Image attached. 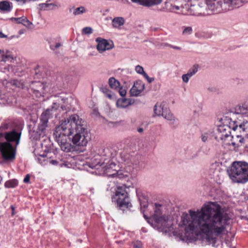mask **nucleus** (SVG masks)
I'll list each match as a JSON object with an SVG mask.
<instances>
[{
    "label": "nucleus",
    "instance_id": "obj_27",
    "mask_svg": "<svg viewBox=\"0 0 248 248\" xmlns=\"http://www.w3.org/2000/svg\"><path fill=\"white\" fill-rule=\"evenodd\" d=\"M108 83L112 89H117L119 88L120 82L114 78H110L109 79Z\"/></svg>",
    "mask_w": 248,
    "mask_h": 248
},
{
    "label": "nucleus",
    "instance_id": "obj_41",
    "mask_svg": "<svg viewBox=\"0 0 248 248\" xmlns=\"http://www.w3.org/2000/svg\"><path fill=\"white\" fill-rule=\"evenodd\" d=\"M166 46H170L171 48H173L174 49L179 50L181 49V47H180L179 46H172V45H170V44H167Z\"/></svg>",
    "mask_w": 248,
    "mask_h": 248
},
{
    "label": "nucleus",
    "instance_id": "obj_11",
    "mask_svg": "<svg viewBox=\"0 0 248 248\" xmlns=\"http://www.w3.org/2000/svg\"><path fill=\"white\" fill-rule=\"evenodd\" d=\"M31 87L33 94L38 98L43 96L48 90V86L40 82H32Z\"/></svg>",
    "mask_w": 248,
    "mask_h": 248
},
{
    "label": "nucleus",
    "instance_id": "obj_42",
    "mask_svg": "<svg viewBox=\"0 0 248 248\" xmlns=\"http://www.w3.org/2000/svg\"><path fill=\"white\" fill-rule=\"evenodd\" d=\"M30 180V176L27 174L23 180V181L25 183H29Z\"/></svg>",
    "mask_w": 248,
    "mask_h": 248
},
{
    "label": "nucleus",
    "instance_id": "obj_4",
    "mask_svg": "<svg viewBox=\"0 0 248 248\" xmlns=\"http://www.w3.org/2000/svg\"><path fill=\"white\" fill-rule=\"evenodd\" d=\"M224 116L221 119V124L218 126L216 133V140L221 142L224 145H232L234 147H238L244 142L243 135H236L235 136L231 134V130H238L240 132L245 133L248 124V121H236L232 120V115Z\"/></svg>",
    "mask_w": 248,
    "mask_h": 248
},
{
    "label": "nucleus",
    "instance_id": "obj_16",
    "mask_svg": "<svg viewBox=\"0 0 248 248\" xmlns=\"http://www.w3.org/2000/svg\"><path fill=\"white\" fill-rule=\"evenodd\" d=\"M14 58L11 52L8 50L0 49V62H10L14 61Z\"/></svg>",
    "mask_w": 248,
    "mask_h": 248
},
{
    "label": "nucleus",
    "instance_id": "obj_31",
    "mask_svg": "<svg viewBox=\"0 0 248 248\" xmlns=\"http://www.w3.org/2000/svg\"><path fill=\"white\" fill-rule=\"evenodd\" d=\"M199 70V66L198 65H193L190 69H189L187 72V73L193 77L195 75Z\"/></svg>",
    "mask_w": 248,
    "mask_h": 248
},
{
    "label": "nucleus",
    "instance_id": "obj_28",
    "mask_svg": "<svg viewBox=\"0 0 248 248\" xmlns=\"http://www.w3.org/2000/svg\"><path fill=\"white\" fill-rule=\"evenodd\" d=\"M87 11V10L86 8L83 6H80L78 8H76L74 9L73 11V15L75 16H78L81 14H83L85 13H86Z\"/></svg>",
    "mask_w": 248,
    "mask_h": 248
},
{
    "label": "nucleus",
    "instance_id": "obj_2",
    "mask_svg": "<svg viewBox=\"0 0 248 248\" xmlns=\"http://www.w3.org/2000/svg\"><path fill=\"white\" fill-rule=\"evenodd\" d=\"M99 154L88 165L90 168L95 170L93 173L120 179H126L131 175L134 158L129 154L123 152L116 158L115 150L105 148L99 151Z\"/></svg>",
    "mask_w": 248,
    "mask_h": 248
},
{
    "label": "nucleus",
    "instance_id": "obj_39",
    "mask_svg": "<svg viewBox=\"0 0 248 248\" xmlns=\"http://www.w3.org/2000/svg\"><path fill=\"white\" fill-rule=\"evenodd\" d=\"M143 77L147 80L149 83H151L154 80V78L149 77V76L146 73L144 74Z\"/></svg>",
    "mask_w": 248,
    "mask_h": 248
},
{
    "label": "nucleus",
    "instance_id": "obj_5",
    "mask_svg": "<svg viewBox=\"0 0 248 248\" xmlns=\"http://www.w3.org/2000/svg\"><path fill=\"white\" fill-rule=\"evenodd\" d=\"M21 133L14 128L10 122L0 126V163L13 162L16 155V147L19 144Z\"/></svg>",
    "mask_w": 248,
    "mask_h": 248
},
{
    "label": "nucleus",
    "instance_id": "obj_34",
    "mask_svg": "<svg viewBox=\"0 0 248 248\" xmlns=\"http://www.w3.org/2000/svg\"><path fill=\"white\" fill-rule=\"evenodd\" d=\"M136 72L140 75H142L143 76L146 73L144 71L143 68L139 65H138L135 67Z\"/></svg>",
    "mask_w": 248,
    "mask_h": 248
},
{
    "label": "nucleus",
    "instance_id": "obj_32",
    "mask_svg": "<svg viewBox=\"0 0 248 248\" xmlns=\"http://www.w3.org/2000/svg\"><path fill=\"white\" fill-rule=\"evenodd\" d=\"M182 34L184 36H188L192 34L193 30L191 27H183Z\"/></svg>",
    "mask_w": 248,
    "mask_h": 248
},
{
    "label": "nucleus",
    "instance_id": "obj_22",
    "mask_svg": "<svg viewBox=\"0 0 248 248\" xmlns=\"http://www.w3.org/2000/svg\"><path fill=\"white\" fill-rule=\"evenodd\" d=\"M59 7V5L56 3H43L38 5V8L40 10H52Z\"/></svg>",
    "mask_w": 248,
    "mask_h": 248
},
{
    "label": "nucleus",
    "instance_id": "obj_29",
    "mask_svg": "<svg viewBox=\"0 0 248 248\" xmlns=\"http://www.w3.org/2000/svg\"><path fill=\"white\" fill-rule=\"evenodd\" d=\"M211 134L212 132L209 130L202 132L201 134L202 140L204 142L208 141V139L211 137Z\"/></svg>",
    "mask_w": 248,
    "mask_h": 248
},
{
    "label": "nucleus",
    "instance_id": "obj_10",
    "mask_svg": "<svg viewBox=\"0 0 248 248\" xmlns=\"http://www.w3.org/2000/svg\"><path fill=\"white\" fill-rule=\"evenodd\" d=\"M155 115L162 116L166 120L173 123L175 121V117L171 113L170 109L164 104H157L154 108Z\"/></svg>",
    "mask_w": 248,
    "mask_h": 248
},
{
    "label": "nucleus",
    "instance_id": "obj_18",
    "mask_svg": "<svg viewBox=\"0 0 248 248\" xmlns=\"http://www.w3.org/2000/svg\"><path fill=\"white\" fill-rule=\"evenodd\" d=\"M61 163H60V167H66L68 168H73L75 165V159L73 157H68V158L61 159Z\"/></svg>",
    "mask_w": 248,
    "mask_h": 248
},
{
    "label": "nucleus",
    "instance_id": "obj_25",
    "mask_svg": "<svg viewBox=\"0 0 248 248\" xmlns=\"http://www.w3.org/2000/svg\"><path fill=\"white\" fill-rule=\"evenodd\" d=\"M124 23V19L122 17H116L112 21V24L114 28H119Z\"/></svg>",
    "mask_w": 248,
    "mask_h": 248
},
{
    "label": "nucleus",
    "instance_id": "obj_46",
    "mask_svg": "<svg viewBox=\"0 0 248 248\" xmlns=\"http://www.w3.org/2000/svg\"><path fill=\"white\" fill-rule=\"evenodd\" d=\"M143 206H144V207H146V205H144Z\"/></svg>",
    "mask_w": 248,
    "mask_h": 248
},
{
    "label": "nucleus",
    "instance_id": "obj_36",
    "mask_svg": "<svg viewBox=\"0 0 248 248\" xmlns=\"http://www.w3.org/2000/svg\"><path fill=\"white\" fill-rule=\"evenodd\" d=\"M60 163H61V159L55 160V159H52L50 158V160L49 164H51V165H54V166H60Z\"/></svg>",
    "mask_w": 248,
    "mask_h": 248
},
{
    "label": "nucleus",
    "instance_id": "obj_38",
    "mask_svg": "<svg viewBox=\"0 0 248 248\" xmlns=\"http://www.w3.org/2000/svg\"><path fill=\"white\" fill-rule=\"evenodd\" d=\"M142 243L140 241H137L134 243V248H142Z\"/></svg>",
    "mask_w": 248,
    "mask_h": 248
},
{
    "label": "nucleus",
    "instance_id": "obj_37",
    "mask_svg": "<svg viewBox=\"0 0 248 248\" xmlns=\"http://www.w3.org/2000/svg\"><path fill=\"white\" fill-rule=\"evenodd\" d=\"M118 89H119V93L121 96H124L126 95L127 92L125 88L119 87Z\"/></svg>",
    "mask_w": 248,
    "mask_h": 248
},
{
    "label": "nucleus",
    "instance_id": "obj_9",
    "mask_svg": "<svg viewBox=\"0 0 248 248\" xmlns=\"http://www.w3.org/2000/svg\"><path fill=\"white\" fill-rule=\"evenodd\" d=\"M112 201L117 204L119 207L129 208L132 206L128 194L124 186H118L116 187L115 193L112 197Z\"/></svg>",
    "mask_w": 248,
    "mask_h": 248
},
{
    "label": "nucleus",
    "instance_id": "obj_35",
    "mask_svg": "<svg viewBox=\"0 0 248 248\" xmlns=\"http://www.w3.org/2000/svg\"><path fill=\"white\" fill-rule=\"evenodd\" d=\"M191 77H192L190 75H189L187 73L186 74L183 75L182 76L183 82L185 83H188L190 78Z\"/></svg>",
    "mask_w": 248,
    "mask_h": 248
},
{
    "label": "nucleus",
    "instance_id": "obj_40",
    "mask_svg": "<svg viewBox=\"0 0 248 248\" xmlns=\"http://www.w3.org/2000/svg\"><path fill=\"white\" fill-rule=\"evenodd\" d=\"M14 37V36H12L10 37H8L7 35L4 34L2 32L0 31V38H7L8 40H11Z\"/></svg>",
    "mask_w": 248,
    "mask_h": 248
},
{
    "label": "nucleus",
    "instance_id": "obj_33",
    "mask_svg": "<svg viewBox=\"0 0 248 248\" xmlns=\"http://www.w3.org/2000/svg\"><path fill=\"white\" fill-rule=\"evenodd\" d=\"M93 29L90 27H86L82 29V33L85 35H89L93 33Z\"/></svg>",
    "mask_w": 248,
    "mask_h": 248
},
{
    "label": "nucleus",
    "instance_id": "obj_19",
    "mask_svg": "<svg viewBox=\"0 0 248 248\" xmlns=\"http://www.w3.org/2000/svg\"><path fill=\"white\" fill-rule=\"evenodd\" d=\"M13 8L12 2L7 0L0 1V12L7 13L10 12Z\"/></svg>",
    "mask_w": 248,
    "mask_h": 248
},
{
    "label": "nucleus",
    "instance_id": "obj_20",
    "mask_svg": "<svg viewBox=\"0 0 248 248\" xmlns=\"http://www.w3.org/2000/svg\"><path fill=\"white\" fill-rule=\"evenodd\" d=\"M131 1L144 6H151L160 4L162 0H131Z\"/></svg>",
    "mask_w": 248,
    "mask_h": 248
},
{
    "label": "nucleus",
    "instance_id": "obj_3",
    "mask_svg": "<svg viewBox=\"0 0 248 248\" xmlns=\"http://www.w3.org/2000/svg\"><path fill=\"white\" fill-rule=\"evenodd\" d=\"M53 136L61 150L65 152L74 151V145L86 146L90 140L84 121L76 114L61 121L55 129Z\"/></svg>",
    "mask_w": 248,
    "mask_h": 248
},
{
    "label": "nucleus",
    "instance_id": "obj_13",
    "mask_svg": "<svg viewBox=\"0 0 248 248\" xmlns=\"http://www.w3.org/2000/svg\"><path fill=\"white\" fill-rule=\"evenodd\" d=\"M95 41L97 43L96 48L99 53H102L106 50H109L113 47V44L111 41L100 37L97 38Z\"/></svg>",
    "mask_w": 248,
    "mask_h": 248
},
{
    "label": "nucleus",
    "instance_id": "obj_7",
    "mask_svg": "<svg viewBox=\"0 0 248 248\" xmlns=\"http://www.w3.org/2000/svg\"><path fill=\"white\" fill-rule=\"evenodd\" d=\"M52 98H56V100H53L54 102L51 108H48L45 110L41 114L40 123L36 133L38 134V136L36 137V140H40L41 137H44L46 134V128L47 127L48 121L49 119L52 118L54 112L61 105V108L63 110H66L65 107L62 105V103H65L66 99L54 96Z\"/></svg>",
    "mask_w": 248,
    "mask_h": 248
},
{
    "label": "nucleus",
    "instance_id": "obj_43",
    "mask_svg": "<svg viewBox=\"0 0 248 248\" xmlns=\"http://www.w3.org/2000/svg\"><path fill=\"white\" fill-rule=\"evenodd\" d=\"M180 9V7L177 5L172 6V8L171 9V10H179Z\"/></svg>",
    "mask_w": 248,
    "mask_h": 248
},
{
    "label": "nucleus",
    "instance_id": "obj_44",
    "mask_svg": "<svg viewBox=\"0 0 248 248\" xmlns=\"http://www.w3.org/2000/svg\"><path fill=\"white\" fill-rule=\"evenodd\" d=\"M9 66H10V65H8V66H7V67H4V69H3V72H5V71H6V70H9Z\"/></svg>",
    "mask_w": 248,
    "mask_h": 248
},
{
    "label": "nucleus",
    "instance_id": "obj_45",
    "mask_svg": "<svg viewBox=\"0 0 248 248\" xmlns=\"http://www.w3.org/2000/svg\"><path fill=\"white\" fill-rule=\"evenodd\" d=\"M138 132H142L143 131V129L141 128H139L138 129Z\"/></svg>",
    "mask_w": 248,
    "mask_h": 248
},
{
    "label": "nucleus",
    "instance_id": "obj_15",
    "mask_svg": "<svg viewBox=\"0 0 248 248\" xmlns=\"http://www.w3.org/2000/svg\"><path fill=\"white\" fill-rule=\"evenodd\" d=\"M10 20L17 24H21L28 29H32L33 28L32 23L30 21L26 16H23L17 18L12 17L10 18Z\"/></svg>",
    "mask_w": 248,
    "mask_h": 248
},
{
    "label": "nucleus",
    "instance_id": "obj_8",
    "mask_svg": "<svg viewBox=\"0 0 248 248\" xmlns=\"http://www.w3.org/2000/svg\"><path fill=\"white\" fill-rule=\"evenodd\" d=\"M227 172L233 183L244 184L248 182V163L246 162H233Z\"/></svg>",
    "mask_w": 248,
    "mask_h": 248
},
{
    "label": "nucleus",
    "instance_id": "obj_21",
    "mask_svg": "<svg viewBox=\"0 0 248 248\" xmlns=\"http://www.w3.org/2000/svg\"><path fill=\"white\" fill-rule=\"evenodd\" d=\"M14 99L13 97H9L7 94L3 93L0 89V105L12 104Z\"/></svg>",
    "mask_w": 248,
    "mask_h": 248
},
{
    "label": "nucleus",
    "instance_id": "obj_12",
    "mask_svg": "<svg viewBox=\"0 0 248 248\" xmlns=\"http://www.w3.org/2000/svg\"><path fill=\"white\" fill-rule=\"evenodd\" d=\"M231 113H233V115H232V119L235 114L241 115L244 117L248 118V100L236 106L234 108L233 112L227 114L226 115H230Z\"/></svg>",
    "mask_w": 248,
    "mask_h": 248
},
{
    "label": "nucleus",
    "instance_id": "obj_14",
    "mask_svg": "<svg viewBox=\"0 0 248 248\" xmlns=\"http://www.w3.org/2000/svg\"><path fill=\"white\" fill-rule=\"evenodd\" d=\"M144 84L141 80L136 81L130 91V95L132 96H138L141 94L144 89Z\"/></svg>",
    "mask_w": 248,
    "mask_h": 248
},
{
    "label": "nucleus",
    "instance_id": "obj_24",
    "mask_svg": "<svg viewBox=\"0 0 248 248\" xmlns=\"http://www.w3.org/2000/svg\"><path fill=\"white\" fill-rule=\"evenodd\" d=\"M50 158L48 154H43L39 155L37 160L42 165H46L50 163Z\"/></svg>",
    "mask_w": 248,
    "mask_h": 248
},
{
    "label": "nucleus",
    "instance_id": "obj_1",
    "mask_svg": "<svg viewBox=\"0 0 248 248\" xmlns=\"http://www.w3.org/2000/svg\"><path fill=\"white\" fill-rule=\"evenodd\" d=\"M154 213L148 217L144 214L147 222L155 230L163 233L174 231L172 220L165 213V208L157 204L153 206ZM231 217L217 202L205 203L200 210H190L188 213H184L178 223L179 226L185 230L184 234L178 233L182 240L189 242L196 241L198 236L202 235V240L207 245L215 246L217 237L227 232Z\"/></svg>",
    "mask_w": 248,
    "mask_h": 248
},
{
    "label": "nucleus",
    "instance_id": "obj_17",
    "mask_svg": "<svg viewBox=\"0 0 248 248\" xmlns=\"http://www.w3.org/2000/svg\"><path fill=\"white\" fill-rule=\"evenodd\" d=\"M48 43L50 48L55 53L57 52L58 49L62 46V43L60 41V38L58 37L50 38Z\"/></svg>",
    "mask_w": 248,
    "mask_h": 248
},
{
    "label": "nucleus",
    "instance_id": "obj_30",
    "mask_svg": "<svg viewBox=\"0 0 248 248\" xmlns=\"http://www.w3.org/2000/svg\"><path fill=\"white\" fill-rule=\"evenodd\" d=\"M17 184V180L13 179L6 182L4 186L6 188H13L16 187Z\"/></svg>",
    "mask_w": 248,
    "mask_h": 248
},
{
    "label": "nucleus",
    "instance_id": "obj_6",
    "mask_svg": "<svg viewBox=\"0 0 248 248\" xmlns=\"http://www.w3.org/2000/svg\"><path fill=\"white\" fill-rule=\"evenodd\" d=\"M242 0H205L203 5H199L196 9L199 12L195 15H211L222 11L233 10L242 6Z\"/></svg>",
    "mask_w": 248,
    "mask_h": 248
},
{
    "label": "nucleus",
    "instance_id": "obj_26",
    "mask_svg": "<svg viewBox=\"0 0 248 248\" xmlns=\"http://www.w3.org/2000/svg\"><path fill=\"white\" fill-rule=\"evenodd\" d=\"M100 91L103 94L108 98L110 100L114 99V95L106 87H102L100 88Z\"/></svg>",
    "mask_w": 248,
    "mask_h": 248
},
{
    "label": "nucleus",
    "instance_id": "obj_23",
    "mask_svg": "<svg viewBox=\"0 0 248 248\" xmlns=\"http://www.w3.org/2000/svg\"><path fill=\"white\" fill-rule=\"evenodd\" d=\"M132 104L131 101L129 99L121 98L118 99L116 102L118 108H124Z\"/></svg>",
    "mask_w": 248,
    "mask_h": 248
}]
</instances>
